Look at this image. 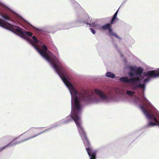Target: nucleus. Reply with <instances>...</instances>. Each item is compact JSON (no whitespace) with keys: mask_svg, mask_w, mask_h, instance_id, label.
Wrapping results in <instances>:
<instances>
[{"mask_svg":"<svg viewBox=\"0 0 159 159\" xmlns=\"http://www.w3.org/2000/svg\"><path fill=\"white\" fill-rule=\"evenodd\" d=\"M56 73L58 74L68 88L71 94V111L70 115L56 122L51 127L43 131L19 142L21 143L28 140L62 124H67L69 122L73 120L76 125L78 130L85 146L89 147V143L82 126V121L80 116L82 108V104L80 100H82L87 104L92 103H108L114 101L115 97L113 93L111 92L105 93L102 91L98 89H95V92L98 98L96 97L95 95L93 93L89 91L83 90L78 93L67 79V76L65 69Z\"/></svg>","mask_w":159,"mask_h":159,"instance_id":"1","label":"nucleus"},{"mask_svg":"<svg viewBox=\"0 0 159 159\" xmlns=\"http://www.w3.org/2000/svg\"><path fill=\"white\" fill-rule=\"evenodd\" d=\"M2 17L3 19L0 18V26L11 31L28 42L36 49L43 58L49 63L56 73L65 69L62 61L55 57L52 52L48 50L46 45H43L41 49L36 47L39 41L36 36H33L32 39L26 37V36H31L33 35L31 32L24 31L19 27L8 23L7 21H11V19L7 15L4 14L2 16Z\"/></svg>","mask_w":159,"mask_h":159,"instance_id":"2","label":"nucleus"},{"mask_svg":"<svg viewBox=\"0 0 159 159\" xmlns=\"http://www.w3.org/2000/svg\"><path fill=\"white\" fill-rule=\"evenodd\" d=\"M127 68L129 70L128 75L131 78L123 77L120 78L119 80L123 83H130L133 89L139 88L144 90L147 84L152 79L159 77V68L143 73L144 70L141 67L131 66H128Z\"/></svg>","mask_w":159,"mask_h":159,"instance_id":"3","label":"nucleus"},{"mask_svg":"<svg viewBox=\"0 0 159 159\" xmlns=\"http://www.w3.org/2000/svg\"><path fill=\"white\" fill-rule=\"evenodd\" d=\"M89 19V16L87 14H85L84 16L83 17L82 19L79 20V21L80 23H85L87 24V25H89L90 27H95L96 25L94 22H91L92 20H90V22L89 23L87 21Z\"/></svg>","mask_w":159,"mask_h":159,"instance_id":"4","label":"nucleus"},{"mask_svg":"<svg viewBox=\"0 0 159 159\" xmlns=\"http://www.w3.org/2000/svg\"><path fill=\"white\" fill-rule=\"evenodd\" d=\"M101 29L104 30L108 29L109 30V35L110 36H114L116 38L119 39H120L116 33L113 31L112 30L111 28V25L110 24H107L103 25L101 27Z\"/></svg>","mask_w":159,"mask_h":159,"instance_id":"5","label":"nucleus"},{"mask_svg":"<svg viewBox=\"0 0 159 159\" xmlns=\"http://www.w3.org/2000/svg\"><path fill=\"white\" fill-rule=\"evenodd\" d=\"M87 153L90 157V159H96V152L93 150L91 148L87 147L86 148Z\"/></svg>","mask_w":159,"mask_h":159,"instance_id":"6","label":"nucleus"},{"mask_svg":"<svg viewBox=\"0 0 159 159\" xmlns=\"http://www.w3.org/2000/svg\"><path fill=\"white\" fill-rule=\"evenodd\" d=\"M78 22V21H71L68 22L66 25L68 26L66 29H68L70 28L78 26L76 25V24Z\"/></svg>","mask_w":159,"mask_h":159,"instance_id":"7","label":"nucleus"},{"mask_svg":"<svg viewBox=\"0 0 159 159\" xmlns=\"http://www.w3.org/2000/svg\"><path fill=\"white\" fill-rule=\"evenodd\" d=\"M20 143V142H16L15 141H13L11 142L9 144L7 145L6 146H5L4 147H2V148H0V152L2 151L5 148H6L7 146H11L13 145H15L17 144H18Z\"/></svg>","mask_w":159,"mask_h":159,"instance_id":"8","label":"nucleus"},{"mask_svg":"<svg viewBox=\"0 0 159 159\" xmlns=\"http://www.w3.org/2000/svg\"><path fill=\"white\" fill-rule=\"evenodd\" d=\"M20 143V142H16L15 141H13L11 142L9 144L7 145L6 146H5L4 147H2V148H0V152L2 151L5 148H6L7 146H11L13 145H15L17 144H18Z\"/></svg>","mask_w":159,"mask_h":159,"instance_id":"9","label":"nucleus"},{"mask_svg":"<svg viewBox=\"0 0 159 159\" xmlns=\"http://www.w3.org/2000/svg\"><path fill=\"white\" fill-rule=\"evenodd\" d=\"M105 75L107 77L112 78H114L115 77V75L114 73L110 72H107L105 74Z\"/></svg>","mask_w":159,"mask_h":159,"instance_id":"10","label":"nucleus"},{"mask_svg":"<svg viewBox=\"0 0 159 159\" xmlns=\"http://www.w3.org/2000/svg\"><path fill=\"white\" fill-rule=\"evenodd\" d=\"M126 94L129 96H132L135 93L134 91L129 90H126Z\"/></svg>","mask_w":159,"mask_h":159,"instance_id":"11","label":"nucleus"},{"mask_svg":"<svg viewBox=\"0 0 159 159\" xmlns=\"http://www.w3.org/2000/svg\"><path fill=\"white\" fill-rule=\"evenodd\" d=\"M124 90L122 89L117 88L115 89V92L116 93L119 94H122Z\"/></svg>","mask_w":159,"mask_h":159,"instance_id":"12","label":"nucleus"},{"mask_svg":"<svg viewBox=\"0 0 159 159\" xmlns=\"http://www.w3.org/2000/svg\"><path fill=\"white\" fill-rule=\"evenodd\" d=\"M141 101V99L139 97H137L135 98L134 102L135 104H137L140 102Z\"/></svg>","mask_w":159,"mask_h":159,"instance_id":"13","label":"nucleus"},{"mask_svg":"<svg viewBox=\"0 0 159 159\" xmlns=\"http://www.w3.org/2000/svg\"><path fill=\"white\" fill-rule=\"evenodd\" d=\"M116 19L118 20V19L117 18V17L113 15L111 20V23L113 24L114 23L115 21L116 20Z\"/></svg>","mask_w":159,"mask_h":159,"instance_id":"14","label":"nucleus"},{"mask_svg":"<svg viewBox=\"0 0 159 159\" xmlns=\"http://www.w3.org/2000/svg\"><path fill=\"white\" fill-rule=\"evenodd\" d=\"M23 21H24V23L26 25H29L32 26H33L32 25H31L29 22H28L27 21H26L24 19H23Z\"/></svg>","mask_w":159,"mask_h":159,"instance_id":"15","label":"nucleus"},{"mask_svg":"<svg viewBox=\"0 0 159 159\" xmlns=\"http://www.w3.org/2000/svg\"><path fill=\"white\" fill-rule=\"evenodd\" d=\"M42 129V128H39L36 129H34V132H37L41 130Z\"/></svg>","mask_w":159,"mask_h":159,"instance_id":"16","label":"nucleus"},{"mask_svg":"<svg viewBox=\"0 0 159 159\" xmlns=\"http://www.w3.org/2000/svg\"><path fill=\"white\" fill-rule=\"evenodd\" d=\"M90 30L91 32L93 34H95V33H96V32L95 31V30H93V29L92 28H90L89 29Z\"/></svg>","mask_w":159,"mask_h":159,"instance_id":"17","label":"nucleus"},{"mask_svg":"<svg viewBox=\"0 0 159 159\" xmlns=\"http://www.w3.org/2000/svg\"><path fill=\"white\" fill-rule=\"evenodd\" d=\"M0 5L2 6L6 7L5 5L3 3V2L0 0Z\"/></svg>","mask_w":159,"mask_h":159,"instance_id":"18","label":"nucleus"},{"mask_svg":"<svg viewBox=\"0 0 159 159\" xmlns=\"http://www.w3.org/2000/svg\"><path fill=\"white\" fill-rule=\"evenodd\" d=\"M118 10L116 12V13L114 14L113 15L114 16H116L117 17V13H118Z\"/></svg>","mask_w":159,"mask_h":159,"instance_id":"19","label":"nucleus"},{"mask_svg":"<svg viewBox=\"0 0 159 159\" xmlns=\"http://www.w3.org/2000/svg\"><path fill=\"white\" fill-rule=\"evenodd\" d=\"M120 55L122 57H123V55L121 53H120Z\"/></svg>","mask_w":159,"mask_h":159,"instance_id":"20","label":"nucleus"}]
</instances>
